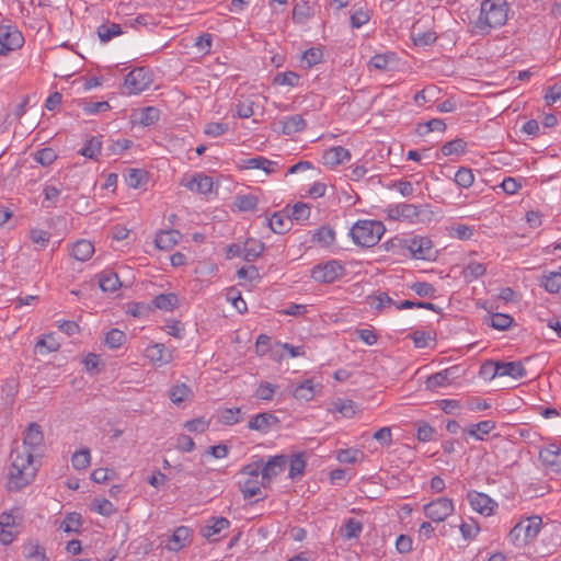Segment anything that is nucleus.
Wrapping results in <instances>:
<instances>
[{
  "label": "nucleus",
  "instance_id": "obj_4",
  "mask_svg": "<svg viewBox=\"0 0 561 561\" xmlns=\"http://www.w3.org/2000/svg\"><path fill=\"white\" fill-rule=\"evenodd\" d=\"M541 517L530 516L517 523L508 534L510 541L520 548L531 542L539 534Z\"/></svg>",
  "mask_w": 561,
  "mask_h": 561
},
{
  "label": "nucleus",
  "instance_id": "obj_7",
  "mask_svg": "<svg viewBox=\"0 0 561 561\" xmlns=\"http://www.w3.org/2000/svg\"><path fill=\"white\" fill-rule=\"evenodd\" d=\"M454 510V502L448 497H438L423 506L425 516L435 523L444 522Z\"/></svg>",
  "mask_w": 561,
  "mask_h": 561
},
{
  "label": "nucleus",
  "instance_id": "obj_55",
  "mask_svg": "<svg viewBox=\"0 0 561 561\" xmlns=\"http://www.w3.org/2000/svg\"><path fill=\"white\" fill-rule=\"evenodd\" d=\"M101 151V141L92 137L87 140L83 148L80 150V153L87 158L94 159Z\"/></svg>",
  "mask_w": 561,
  "mask_h": 561
},
{
  "label": "nucleus",
  "instance_id": "obj_14",
  "mask_svg": "<svg viewBox=\"0 0 561 561\" xmlns=\"http://www.w3.org/2000/svg\"><path fill=\"white\" fill-rule=\"evenodd\" d=\"M288 459L284 455L271 457L262 468V485H266L272 479L284 471Z\"/></svg>",
  "mask_w": 561,
  "mask_h": 561
},
{
  "label": "nucleus",
  "instance_id": "obj_15",
  "mask_svg": "<svg viewBox=\"0 0 561 561\" xmlns=\"http://www.w3.org/2000/svg\"><path fill=\"white\" fill-rule=\"evenodd\" d=\"M241 168L243 169H260L266 174H273L280 171L282 165L278 161L268 160L265 157H253L241 161Z\"/></svg>",
  "mask_w": 561,
  "mask_h": 561
},
{
  "label": "nucleus",
  "instance_id": "obj_34",
  "mask_svg": "<svg viewBox=\"0 0 561 561\" xmlns=\"http://www.w3.org/2000/svg\"><path fill=\"white\" fill-rule=\"evenodd\" d=\"M23 520V515L19 508L10 512H3L0 515V527L1 528H18Z\"/></svg>",
  "mask_w": 561,
  "mask_h": 561
},
{
  "label": "nucleus",
  "instance_id": "obj_23",
  "mask_svg": "<svg viewBox=\"0 0 561 561\" xmlns=\"http://www.w3.org/2000/svg\"><path fill=\"white\" fill-rule=\"evenodd\" d=\"M180 239V231L174 229L162 230L159 233H157L154 244L160 250L169 251L179 243Z\"/></svg>",
  "mask_w": 561,
  "mask_h": 561
},
{
  "label": "nucleus",
  "instance_id": "obj_47",
  "mask_svg": "<svg viewBox=\"0 0 561 561\" xmlns=\"http://www.w3.org/2000/svg\"><path fill=\"white\" fill-rule=\"evenodd\" d=\"M240 491L245 500L253 496L261 495V485L256 480L247 479L244 482H240Z\"/></svg>",
  "mask_w": 561,
  "mask_h": 561
},
{
  "label": "nucleus",
  "instance_id": "obj_19",
  "mask_svg": "<svg viewBox=\"0 0 561 561\" xmlns=\"http://www.w3.org/2000/svg\"><path fill=\"white\" fill-rule=\"evenodd\" d=\"M526 375V369L520 362L496 363L493 376L504 377L510 376L514 379L523 378Z\"/></svg>",
  "mask_w": 561,
  "mask_h": 561
},
{
  "label": "nucleus",
  "instance_id": "obj_32",
  "mask_svg": "<svg viewBox=\"0 0 561 561\" xmlns=\"http://www.w3.org/2000/svg\"><path fill=\"white\" fill-rule=\"evenodd\" d=\"M72 256L78 261H88L94 253V245L88 240H79L72 245Z\"/></svg>",
  "mask_w": 561,
  "mask_h": 561
},
{
  "label": "nucleus",
  "instance_id": "obj_6",
  "mask_svg": "<svg viewBox=\"0 0 561 561\" xmlns=\"http://www.w3.org/2000/svg\"><path fill=\"white\" fill-rule=\"evenodd\" d=\"M152 83V75L150 70L139 67L131 70L126 77L124 87L128 94H138Z\"/></svg>",
  "mask_w": 561,
  "mask_h": 561
},
{
  "label": "nucleus",
  "instance_id": "obj_45",
  "mask_svg": "<svg viewBox=\"0 0 561 561\" xmlns=\"http://www.w3.org/2000/svg\"><path fill=\"white\" fill-rule=\"evenodd\" d=\"M91 455L88 448L76 451L72 455L71 463L76 470H83L90 466Z\"/></svg>",
  "mask_w": 561,
  "mask_h": 561
},
{
  "label": "nucleus",
  "instance_id": "obj_20",
  "mask_svg": "<svg viewBox=\"0 0 561 561\" xmlns=\"http://www.w3.org/2000/svg\"><path fill=\"white\" fill-rule=\"evenodd\" d=\"M146 356L153 363L165 365L172 362V351L168 350L164 344L156 343L146 348Z\"/></svg>",
  "mask_w": 561,
  "mask_h": 561
},
{
  "label": "nucleus",
  "instance_id": "obj_17",
  "mask_svg": "<svg viewBox=\"0 0 561 561\" xmlns=\"http://www.w3.org/2000/svg\"><path fill=\"white\" fill-rule=\"evenodd\" d=\"M408 249L413 257L428 260L432 254V241L426 237H413L409 240Z\"/></svg>",
  "mask_w": 561,
  "mask_h": 561
},
{
  "label": "nucleus",
  "instance_id": "obj_37",
  "mask_svg": "<svg viewBox=\"0 0 561 561\" xmlns=\"http://www.w3.org/2000/svg\"><path fill=\"white\" fill-rule=\"evenodd\" d=\"M394 61V54H377L373 56L368 62L369 68L380 71H388L391 62Z\"/></svg>",
  "mask_w": 561,
  "mask_h": 561
},
{
  "label": "nucleus",
  "instance_id": "obj_9",
  "mask_svg": "<svg viewBox=\"0 0 561 561\" xmlns=\"http://www.w3.org/2000/svg\"><path fill=\"white\" fill-rule=\"evenodd\" d=\"M22 448L39 456L44 448V434L41 426L33 422L24 432Z\"/></svg>",
  "mask_w": 561,
  "mask_h": 561
},
{
  "label": "nucleus",
  "instance_id": "obj_46",
  "mask_svg": "<svg viewBox=\"0 0 561 561\" xmlns=\"http://www.w3.org/2000/svg\"><path fill=\"white\" fill-rule=\"evenodd\" d=\"M257 102L252 99H244L237 104V114L241 118H249L255 114Z\"/></svg>",
  "mask_w": 561,
  "mask_h": 561
},
{
  "label": "nucleus",
  "instance_id": "obj_24",
  "mask_svg": "<svg viewBox=\"0 0 561 561\" xmlns=\"http://www.w3.org/2000/svg\"><path fill=\"white\" fill-rule=\"evenodd\" d=\"M278 423V419L268 412L259 413L253 416L248 424V427L253 431L266 433L272 424Z\"/></svg>",
  "mask_w": 561,
  "mask_h": 561
},
{
  "label": "nucleus",
  "instance_id": "obj_61",
  "mask_svg": "<svg viewBox=\"0 0 561 561\" xmlns=\"http://www.w3.org/2000/svg\"><path fill=\"white\" fill-rule=\"evenodd\" d=\"M322 57V50L320 48L312 47L304 53L302 62L306 64V67L310 68L321 62Z\"/></svg>",
  "mask_w": 561,
  "mask_h": 561
},
{
  "label": "nucleus",
  "instance_id": "obj_53",
  "mask_svg": "<svg viewBox=\"0 0 561 561\" xmlns=\"http://www.w3.org/2000/svg\"><path fill=\"white\" fill-rule=\"evenodd\" d=\"M126 340V334L118 330V329H112L106 333L105 336V344L111 348H118L121 347Z\"/></svg>",
  "mask_w": 561,
  "mask_h": 561
},
{
  "label": "nucleus",
  "instance_id": "obj_57",
  "mask_svg": "<svg viewBox=\"0 0 561 561\" xmlns=\"http://www.w3.org/2000/svg\"><path fill=\"white\" fill-rule=\"evenodd\" d=\"M146 179V172L138 169H130L125 178L126 184L131 188H138Z\"/></svg>",
  "mask_w": 561,
  "mask_h": 561
},
{
  "label": "nucleus",
  "instance_id": "obj_28",
  "mask_svg": "<svg viewBox=\"0 0 561 561\" xmlns=\"http://www.w3.org/2000/svg\"><path fill=\"white\" fill-rule=\"evenodd\" d=\"M363 531V523L354 517L347 518L339 533L345 540L357 539Z\"/></svg>",
  "mask_w": 561,
  "mask_h": 561
},
{
  "label": "nucleus",
  "instance_id": "obj_39",
  "mask_svg": "<svg viewBox=\"0 0 561 561\" xmlns=\"http://www.w3.org/2000/svg\"><path fill=\"white\" fill-rule=\"evenodd\" d=\"M60 344L53 334L45 335L35 345V352L44 355L47 353L56 352Z\"/></svg>",
  "mask_w": 561,
  "mask_h": 561
},
{
  "label": "nucleus",
  "instance_id": "obj_30",
  "mask_svg": "<svg viewBox=\"0 0 561 561\" xmlns=\"http://www.w3.org/2000/svg\"><path fill=\"white\" fill-rule=\"evenodd\" d=\"M540 285L550 294H558L561 291V270L556 272L543 273L541 276Z\"/></svg>",
  "mask_w": 561,
  "mask_h": 561
},
{
  "label": "nucleus",
  "instance_id": "obj_16",
  "mask_svg": "<svg viewBox=\"0 0 561 561\" xmlns=\"http://www.w3.org/2000/svg\"><path fill=\"white\" fill-rule=\"evenodd\" d=\"M467 496L472 510L476 512L486 516L493 513L494 506L496 504L486 494L477 491H470Z\"/></svg>",
  "mask_w": 561,
  "mask_h": 561
},
{
  "label": "nucleus",
  "instance_id": "obj_51",
  "mask_svg": "<svg viewBox=\"0 0 561 561\" xmlns=\"http://www.w3.org/2000/svg\"><path fill=\"white\" fill-rule=\"evenodd\" d=\"M455 182L463 188H469L474 182V175L468 168H460L455 174Z\"/></svg>",
  "mask_w": 561,
  "mask_h": 561
},
{
  "label": "nucleus",
  "instance_id": "obj_33",
  "mask_svg": "<svg viewBox=\"0 0 561 561\" xmlns=\"http://www.w3.org/2000/svg\"><path fill=\"white\" fill-rule=\"evenodd\" d=\"M98 36L102 43H107L112 38L123 33L119 24L116 23H103L98 27Z\"/></svg>",
  "mask_w": 561,
  "mask_h": 561
},
{
  "label": "nucleus",
  "instance_id": "obj_56",
  "mask_svg": "<svg viewBox=\"0 0 561 561\" xmlns=\"http://www.w3.org/2000/svg\"><path fill=\"white\" fill-rule=\"evenodd\" d=\"M486 272V267L479 262H470L463 270L465 278L477 279L484 275Z\"/></svg>",
  "mask_w": 561,
  "mask_h": 561
},
{
  "label": "nucleus",
  "instance_id": "obj_36",
  "mask_svg": "<svg viewBox=\"0 0 561 561\" xmlns=\"http://www.w3.org/2000/svg\"><path fill=\"white\" fill-rule=\"evenodd\" d=\"M306 468L305 455L299 453L291 456L289 460V478L295 480L300 478Z\"/></svg>",
  "mask_w": 561,
  "mask_h": 561
},
{
  "label": "nucleus",
  "instance_id": "obj_63",
  "mask_svg": "<svg viewBox=\"0 0 561 561\" xmlns=\"http://www.w3.org/2000/svg\"><path fill=\"white\" fill-rule=\"evenodd\" d=\"M513 323V318L505 313H494L491 316V327L497 330H507Z\"/></svg>",
  "mask_w": 561,
  "mask_h": 561
},
{
  "label": "nucleus",
  "instance_id": "obj_27",
  "mask_svg": "<svg viewBox=\"0 0 561 561\" xmlns=\"http://www.w3.org/2000/svg\"><path fill=\"white\" fill-rule=\"evenodd\" d=\"M230 522L225 517H213L207 524L201 529V534L206 539H210L213 536L219 534L221 530L228 528Z\"/></svg>",
  "mask_w": 561,
  "mask_h": 561
},
{
  "label": "nucleus",
  "instance_id": "obj_18",
  "mask_svg": "<svg viewBox=\"0 0 561 561\" xmlns=\"http://www.w3.org/2000/svg\"><path fill=\"white\" fill-rule=\"evenodd\" d=\"M457 371H458V367L453 366V367L444 369V370H442L439 373L431 375L426 379V387L428 389H436V388H439V387L449 386L457 378Z\"/></svg>",
  "mask_w": 561,
  "mask_h": 561
},
{
  "label": "nucleus",
  "instance_id": "obj_44",
  "mask_svg": "<svg viewBox=\"0 0 561 561\" xmlns=\"http://www.w3.org/2000/svg\"><path fill=\"white\" fill-rule=\"evenodd\" d=\"M259 198L254 194L238 195L234 199L236 207L241 211H249L256 207Z\"/></svg>",
  "mask_w": 561,
  "mask_h": 561
},
{
  "label": "nucleus",
  "instance_id": "obj_10",
  "mask_svg": "<svg viewBox=\"0 0 561 561\" xmlns=\"http://www.w3.org/2000/svg\"><path fill=\"white\" fill-rule=\"evenodd\" d=\"M388 219L414 222L420 214V207L414 204L400 203L386 209Z\"/></svg>",
  "mask_w": 561,
  "mask_h": 561
},
{
  "label": "nucleus",
  "instance_id": "obj_40",
  "mask_svg": "<svg viewBox=\"0 0 561 561\" xmlns=\"http://www.w3.org/2000/svg\"><path fill=\"white\" fill-rule=\"evenodd\" d=\"M293 394L298 400H306L309 401L313 399L316 391H314V385L312 380L307 379L302 381L300 385H298L294 391Z\"/></svg>",
  "mask_w": 561,
  "mask_h": 561
},
{
  "label": "nucleus",
  "instance_id": "obj_38",
  "mask_svg": "<svg viewBox=\"0 0 561 561\" xmlns=\"http://www.w3.org/2000/svg\"><path fill=\"white\" fill-rule=\"evenodd\" d=\"M312 239L321 247H329L335 240V232L332 228L322 226L313 233Z\"/></svg>",
  "mask_w": 561,
  "mask_h": 561
},
{
  "label": "nucleus",
  "instance_id": "obj_62",
  "mask_svg": "<svg viewBox=\"0 0 561 561\" xmlns=\"http://www.w3.org/2000/svg\"><path fill=\"white\" fill-rule=\"evenodd\" d=\"M22 552L26 559L35 560L39 556L45 554V549L35 541H28L23 546Z\"/></svg>",
  "mask_w": 561,
  "mask_h": 561
},
{
  "label": "nucleus",
  "instance_id": "obj_35",
  "mask_svg": "<svg viewBox=\"0 0 561 561\" xmlns=\"http://www.w3.org/2000/svg\"><path fill=\"white\" fill-rule=\"evenodd\" d=\"M178 296L173 293L161 294L152 299V305L160 310L171 311L178 305Z\"/></svg>",
  "mask_w": 561,
  "mask_h": 561
},
{
  "label": "nucleus",
  "instance_id": "obj_31",
  "mask_svg": "<svg viewBox=\"0 0 561 561\" xmlns=\"http://www.w3.org/2000/svg\"><path fill=\"white\" fill-rule=\"evenodd\" d=\"M99 284L103 291L113 293L121 287L118 275L113 271H103L99 275Z\"/></svg>",
  "mask_w": 561,
  "mask_h": 561
},
{
  "label": "nucleus",
  "instance_id": "obj_11",
  "mask_svg": "<svg viewBox=\"0 0 561 561\" xmlns=\"http://www.w3.org/2000/svg\"><path fill=\"white\" fill-rule=\"evenodd\" d=\"M181 185L197 194H208L213 191V179L203 173H196L191 176H184L181 180Z\"/></svg>",
  "mask_w": 561,
  "mask_h": 561
},
{
  "label": "nucleus",
  "instance_id": "obj_59",
  "mask_svg": "<svg viewBox=\"0 0 561 561\" xmlns=\"http://www.w3.org/2000/svg\"><path fill=\"white\" fill-rule=\"evenodd\" d=\"M277 389V386L270 382H261L255 390V397L260 400L270 401Z\"/></svg>",
  "mask_w": 561,
  "mask_h": 561
},
{
  "label": "nucleus",
  "instance_id": "obj_58",
  "mask_svg": "<svg viewBox=\"0 0 561 561\" xmlns=\"http://www.w3.org/2000/svg\"><path fill=\"white\" fill-rule=\"evenodd\" d=\"M362 456L363 453L360 450L348 448L339 450L336 459L343 463H355Z\"/></svg>",
  "mask_w": 561,
  "mask_h": 561
},
{
  "label": "nucleus",
  "instance_id": "obj_42",
  "mask_svg": "<svg viewBox=\"0 0 561 561\" xmlns=\"http://www.w3.org/2000/svg\"><path fill=\"white\" fill-rule=\"evenodd\" d=\"M192 396L191 388L185 383L175 385L170 389V400L174 404H180Z\"/></svg>",
  "mask_w": 561,
  "mask_h": 561
},
{
  "label": "nucleus",
  "instance_id": "obj_49",
  "mask_svg": "<svg viewBox=\"0 0 561 561\" xmlns=\"http://www.w3.org/2000/svg\"><path fill=\"white\" fill-rule=\"evenodd\" d=\"M368 304L371 308L382 310L383 308L397 304L389 297L387 293H379L377 295L368 296Z\"/></svg>",
  "mask_w": 561,
  "mask_h": 561
},
{
  "label": "nucleus",
  "instance_id": "obj_60",
  "mask_svg": "<svg viewBox=\"0 0 561 561\" xmlns=\"http://www.w3.org/2000/svg\"><path fill=\"white\" fill-rule=\"evenodd\" d=\"M288 217L284 218L280 214L275 213L273 216L268 219V226L270 228L276 232V233H283L288 229Z\"/></svg>",
  "mask_w": 561,
  "mask_h": 561
},
{
  "label": "nucleus",
  "instance_id": "obj_26",
  "mask_svg": "<svg viewBox=\"0 0 561 561\" xmlns=\"http://www.w3.org/2000/svg\"><path fill=\"white\" fill-rule=\"evenodd\" d=\"M265 245L262 241L248 238L242 247V257L247 262L255 261L263 253Z\"/></svg>",
  "mask_w": 561,
  "mask_h": 561
},
{
  "label": "nucleus",
  "instance_id": "obj_54",
  "mask_svg": "<svg viewBox=\"0 0 561 561\" xmlns=\"http://www.w3.org/2000/svg\"><path fill=\"white\" fill-rule=\"evenodd\" d=\"M57 159V153L53 148H43L34 153V160L39 164L47 167Z\"/></svg>",
  "mask_w": 561,
  "mask_h": 561
},
{
  "label": "nucleus",
  "instance_id": "obj_12",
  "mask_svg": "<svg viewBox=\"0 0 561 561\" xmlns=\"http://www.w3.org/2000/svg\"><path fill=\"white\" fill-rule=\"evenodd\" d=\"M306 122L301 115L295 114L284 117L272 124V129L277 133H282L286 136H291L296 133L304 130Z\"/></svg>",
  "mask_w": 561,
  "mask_h": 561
},
{
  "label": "nucleus",
  "instance_id": "obj_21",
  "mask_svg": "<svg viewBox=\"0 0 561 561\" xmlns=\"http://www.w3.org/2000/svg\"><path fill=\"white\" fill-rule=\"evenodd\" d=\"M192 529L186 526L178 527L170 537L165 547L170 551H179L184 548L191 540Z\"/></svg>",
  "mask_w": 561,
  "mask_h": 561
},
{
  "label": "nucleus",
  "instance_id": "obj_29",
  "mask_svg": "<svg viewBox=\"0 0 561 561\" xmlns=\"http://www.w3.org/2000/svg\"><path fill=\"white\" fill-rule=\"evenodd\" d=\"M495 428V422L491 420L481 421L470 425L465 432L478 440H483Z\"/></svg>",
  "mask_w": 561,
  "mask_h": 561
},
{
  "label": "nucleus",
  "instance_id": "obj_43",
  "mask_svg": "<svg viewBox=\"0 0 561 561\" xmlns=\"http://www.w3.org/2000/svg\"><path fill=\"white\" fill-rule=\"evenodd\" d=\"M218 420L224 425H233L242 420L241 415V409L240 408H233V409H224L219 412Z\"/></svg>",
  "mask_w": 561,
  "mask_h": 561
},
{
  "label": "nucleus",
  "instance_id": "obj_41",
  "mask_svg": "<svg viewBox=\"0 0 561 561\" xmlns=\"http://www.w3.org/2000/svg\"><path fill=\"white\" fill-rule=\"evenodd\" d=\"M310 206L305 203H296L288 215V220H295L297 222H304L310 217Z\"/></svg>",
  "mask_w": 561,
  "mask_h": 561
},
{
  "label": "nucleus",
  "instance_id": "obj_52",
  "mask_svg": "<svg viewBox=\"0 0 561 561\" xmlns=\"http://www.w3.org/2000/svg\"><path fill=\"white\" fill-rule=\"evenodd\" d=\"M313 14L312 8L309 5V2H297L293 9V18L297 22H305L308 18Z\"/></svg>",
  "mask_w": 561,
  "mask_h": 561
},
{
  "label": "nucleus",
  "instance_id": "obj_1",
  "mask_svg": "<svg viewBox=\"0 0 561 561\" xmlns=\"http://www.w3.org/2000/svg\"><path fill=\"white\" fill-rule=\"evenodd\" d=\"M36 456L22 447H16L11 451L12 462L9 470V489L11 491H19L34 480L37 471L34 465Z\"/></svg>",
  "mask_w": 561,
  "mask_h": 561
},
{
  "label": "nucleus",
  "instance_id": "obj_25",
  "mask_svg": "<svg viewBox=\"0 0 561 561\" xmlns=\"http://www.w3.org/2000/svg\"><path fill=\"white\" fill-rule=\"evenodd\" d=\"M160 111L154 106H147L137 110L133 114V121L141 126H150L158 122Z\"/></svg>",
  "mask_w": 561,
  "mask_h": 561
},
{
  "label": "nucleus",
  "instance_id": "obj_3",
  "mask_svg": "<svg viewBox=\"0 0 561 561\" xmlns=\"http://www.w3.org/2000/svg\"><path fill=\"white\" fill-rule=\"evenodd\" d=\"M386 229L381 221L358 220L351 229V237L359 247L370 248L379 242Z\"/></svg>",
  "mask_w": 561,
  "mask_h": 561
},
{
  "label": "nucleus",
  "instance_id": "obj_8",
  "mask_svg": "<svg viewBox=\"0 0 561 561\" xmlns=\"http://www.w3.org/2000/svg\"><path fill=\"white\" fill-rule=\"evenodd\" d=\"M21 32L12 25H0V55L18 49L23 45Z\"/></svg>",
  "mask_w": 561,
  "mask_h": 561
},
{
  "label": "nucleus",
  "instance_id": "obj_2",
  "mask_svg": "<svg viewBox=\"0 0 561 561\" xmlns=\"http://www.w3.org/2000/svg\"><path fill=\"white\" fill-rule=\"evenodd\" d=\"M507 2H480V12L472 22L476 34L485 35L507 20Z\"/></svg>",
  "mask_w": 561,
  "mask_h": 561
},
{
  "label": "nucleus",
  "instance_id": "obj_50",
  "mask_svg": "<svg viewBox=\"0 0 561 561\" xmlns=\"http://www.w3.org/2000/svg\"><path fill=\"white\" fill-rule=\"evenodd\" d=\"M466 141L461 138H457V139H454L451 141H448L446 142L443 147H442V153L444 156H451V154H460L462 152H465V149H466Z\"/></svg>",
  "mask_w": 561,
  "mask_h": 561
},
{
  "label": "nucleus",
  "instance_id": "obj_22",
  "mask_svg": "<svg viewBox=\"0 0 561 561\" xmlns=\"http://www.w3.org/2000/svg\"><path fill=\"white\" fill-rule=\"evenodd\" d=\"M322 158L325 165L333 168L348 161L351 159V153L346 148L336 146L325 150Z\"/></svg>",
  "mask_w": 561,
  "mask_h": 561
},
{
  "label": "nucleus",
  "instance_id": "obj_48",
  "mask_svg": "<svg viewBox=\"0 0 561 561\" xmlns=\"http://www.w3.org/2000/svg\"><path fill=\"white\" fill-rule=\"evenodd\" d=\"M81 526V516L78 513H70L61 522L59 529L65 533H76Z\"/></svg>",
  "mask_w": 561,
  "mask_h": 561
},
{
  "label": "nucleus",
  "instance_id": "obj_13",
  "mask_svg": "<svg viewBox=\"0 0 561 561\" xmlns=\"http://www.w3.org/2000/svg\"><path fill=\"white\" fill-rule=\"evenodd\" d=\"M542 465L551 472H561V448L554 444H550L542 448L539 453Z\"/></svg>",
  "mask_w": 561,
  "mask_h": 561
},
{
  "label": "nucleus",
  "instance_id": "obj_5",
  "mask_svg": "<svg viewBox=\"0 0 561 561\" xmlns=\"http://www.w3.org/2000/svg\"><path fill=\"white\" fill-rule=\"evenodd\" d=\"M344 273L343 265L335 260H331L313 266L310 276L316 282L330 284L341 278Z\"/></svg>",
  "mask_w": 561,
  "mask_h": 561
},
{
  "label": "nucleus",
  "instance_id": "obj_64",
  "mask_svg": "<svg viewBox=\"0 0 561 561\" xmlns=\"http://www.w3.org/2000/svg\"><path fill=\"white\" fill-rule=\"evenodd\" d=\"M370 20V13L368 10L358 9L351 15L352 27L359 28Z\"/></svg>",
  "mask_w": 561,
  "mask_h": 561
}]
</instances>
